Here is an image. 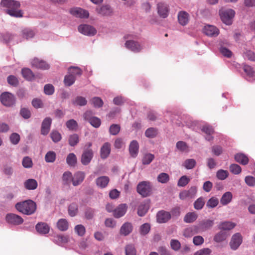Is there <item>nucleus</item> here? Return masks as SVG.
Wrapping results in <instances>:
<instances>
[{
    "mask_svg": "<svg viewBox=\"0 0 255 255\" xmlns=\"http://www.w3.org/2000/svg\"><path fill=\"white\" fill-rule=\"evenodd\" d=\"M0 5L6 8V13L11 16L17 18L23 16V12L19 9V1L14 0H1Z\"/></svg>",
    "mask_w": 255,
    "mask_h": 255,
    "instance_id": "1",
    "label": "nucleus"
},
{
    "mask_svg": "<svg viewBox=\"0 0 255 255\" xmlns=\"http://www.w3.org/2000/svg\"><path fill=\"white\" fill-rule=\"evenodd\" d=\"M15 207L19 212L27 215L33 214L36 209L35 203L31 200L17 203Z\"/></svg>",
    "mask_w": 255,
    "mask_h": 255,
    "instance_id": "2",
    "label": "nucleus"
},
{
    "mask_svg": "<svg viewBox=\"0 0 255 255\" xmlns=\"http://www.w3.org/2000/svg\"><path fill=\"white\" fill-rule=\"evenodd\" d=\"M152 190L151 183L148 181H143L139 182L137 186V192L143 197L149 196Z\"/></svg>",
    "mask_w": 255,
    "mask_h": 255,
    "instance_id": "3",
    "label": "nucleus"
},
{
    "mask_svg": "<svg viewBox=\"0 0 255 255\" xmlns=\"http://www.w3.org/2000/svg\"><path fill=\"white\" fill-rule=\"evenodd\" d=\"M220 15L222 21L227 25L232 23V19L235 16V12L232 9H221L220 10Z\"/></svg>",
    "mask_w": 255,
    "mask_h": 255,
    "instance_id": "4",
    "label": "nucleus"
},
{
    "mask_svg": "<svg viewBox=\"0 0 255 255\" xmlns=\"http://www.w3.org/2000/svg\"><path fill=\"white\" fill-rule=\"evenodd\" d=\"M0 100L2 105L7 107L13 106L15 103L14 95L9 92L2 93L0 95Z\"/></svg>",
    "mask_w": 255,
    "mask_h": 255,
    "instance_id": "5",
    "label": "nucleus"
},
{
    "mask_svg": "<svg viewBox=\"0 0 255 255\" xmlns=\"http://www.w3.org/2000/svg\"><path fill=\"white\" fill-rule=\"evenodd\" d=\"M78 31L84 35L92 36L97 33L96 29L88 24H81L78 26Z\"/></svg>",
    "mask_w": 255,
    "mask_h": 255,
    "instance_id": "6",
    "label": "nucleus"
},
{
    "mask_svg": "<svg viewBox=\"0 0 255 255\" xmlns=\"http://www.w3.org/2000/svg\"><path fill=\"white\" fill-rule=\"evenodd\" d=\"M197 191V187L192 186L188 190H184L181 191L179 195V198L182 200L193 198L195 196Z\"/></svg>",
    "mask_w": 255,
    "mask_h": 255,
    "instance_id": "7",
    "label": "nucleus"
},
{
    "mask_svg": "<svg viewBox=\"0 0 255 255\" xmlns=\"http://www.w3.org/2000/svg\"><path fill=\"white\" fill-rule=\"evenodd\" d=\"M5 220L8 224L13 225H19L23 222V219L20 216L13 213L7 214Z\"/></svg>",
    "mask_w": 255,
    "mask_h": 255,
    "instance_id": "8",
    "label": "nucleus"
},
{
    "mask_svg": "<svg viewBox=\"0 0 255 255\" xmlns=\"http://www.w3.org/2000/svg\"><path fill=\"white\" fill-rule=\"evenodd\" d=\"M94 155L92 149H84L81 155V162L84 165H87L90 163Z\"/></svg>",
    "mask_w": 255,
    "mask_h": 255,
    "instance_id": "9",
    "label": "nucleus"
},
{
    "mask_svg": "<svg viewBox=\"0 0 255 255\" xmlns=\"http://www.w3.org/2000/svg\"><path fill=\"white\" fill-rule=\"evenodd\" d=\"M125 46L134 52H139L142 49V45L138 42L132 40H127L125 43Z\"/></svg>",
    "mask_w": 255,
    "mask_h": 255,
    "instance_id": "10",
    "label": "nucleus"
},
{
    "mask_svg": "<svg viewBox=\"0 0 255 255\" xmlns=\"http://www.w3.org/2000/svg\"><path fill=\"white\" fill-rule=\"evenodd\" d=\"M157 12L159 15L162 18H166L168 16L169 8L168 5L163 2H159L157 5Z\"/></svg>",
    "mask_w": 255,
    "mask_h": 255,
    "instance_id": "11",
    "label": "nucleus"
},
{
    "mask_svg": "<svg viewBox=\"0 0 255 255\" xmlns=\"http://www.w3.org/2000/svg\"><path fill=\"white\" fill-rule=\"evenodd\" d=\"M128 209V206L126 204H121L119 205L113 211V216L116 218H119L125 215Z\"/></svg>",
    "mask_w": 255,
    "mask_h": 255,
    "instance_id": "12",
    "label": "nucleus"
},
{
    "mask_svg": "<svg viewBox=\"0 0 255 255\" xmlns=\"http://www.w3.org/2000/svg\"><path fill=\"white\" fill-rule=\"evenodd\" d=\"M32 67L42 70H46L49 68V65L44 61L37 58H35L31 62Z\"/></svg>",
    "mask_w": 255,
    "mask_h": 255,
    "instance_id": "13",
    "label": "nucleus"
},
{
    "mask_svg": "<svg viewBox=\"0 0 255 255\" xmlns=\"http://www.w3.org/2000/svg\"><path fill=\"white\" fill-rule=\"evenodd\" d=\"M70 13L74 16L79 18H87L89 15L88 11L80 7L71 9Z\"/></svg>",
    "mask_w": 255,
    "mask_h": 255,
    "instance_id": "14",
    "label": "nucleus"
},
{
    "mask_svg": "<svg viewBox=\"0 0 255 255\" xmlns=\"http://www.w3.org/2000/svg\"><path fill=\"white\" fill-rule=\"evenodd\" d=\"M171 218V214L169 212L162 210L158 212L156 215V219L158 223H164L167 222Z\"/></svg>",
    "mask_w": 255,
    "mask_h": 255,
    "instance_id": "15",
    "label": "nucleus"
},
{
    "mask_svg": "<svg viewBox=\"0 0 255 255\" xmlns=\"http://www.w3.org/2000/svg\"><path fill=\"white\" fill-rule=\"evenodd\" d=\"M52 120L50 118L47 117L44 119L42 123L41 133L43 135H47L50 129Z\"/></svg>",
    "mask_w": 255,
    "mask_h": 255,
    "instance_id": "16",
    "label": "nucleus"
},
{
    "mask_svg": "<svg viewBox=\"0 0 255 255\" xmlns=\"http://www.w3.org/2000/svg\"><path fill=\"white\" fill-rule=\"evenodd\" d=\"M85 177L84 172L78 171L74 174L72 179V183L73 186H76L80 184L84 180Z\"/></svg>",
    "mask_w": 255,
    "mask_h": 255,
    "instance_id": "17",
    "label": "nucleus"
},
{
    "mask_svg": "<svg viewBox=\"0 0 255 255\" xmlns=\"http://www.w3.org/2000/svg\"><path fill=\"white\" fill-rule=\"evenodd\" d=\"M178 20L182 26L187 25L189 20V14L185 11H180L178 13Z\"/></svg>",
    "mask_w": 255,
    "mask_h": 255,
    "instance_id": "18",
    "label": "nucleus"
},
{
    "mask_svg": "<svg viewBox=\"0 0 255 255\" xmlns=\"http://www.w3.org/2000/svg\"><path fill=\"white\" fill-rule=\"evenodd\" d=\"M133 230V226L131 223L126 222L121 227L120 234L125 236L128 235L131 233Z\"/></svg>",
    "mask_w": 255,
    "mask_h": 255,
    "instance_id": "19",
    "label": "nucleus"
},
{
    "mask_svg": "<svg viewBox=\"0 0 255 255\" xmlns=\"http://www.w3.org/2000/svg\"><path fill=\"white\" fill-rule=\"evenodd\" d=\"M204 33L208 36H216L219 34V31L218 28L213 25H208L205 26L204 28Z\"/></svg>",
    "mask_w": 255,
    "mask_h": 255,
    "instance_id": "20",
    "label": "nucleus"
},
{
    "mask_svg": "<svg viewBox=\"0 0 255 255\" xmlns=\"http://www.w3.org/2000/svg\"><path fill=\"white\" fill-rule=\"evenodd\" d=\"M35 228L37 232L40 234H46L49 233L50 230L49 225L44 222L37 223L35 226Z\"/></svg>",
    "mask_w": 255,
    "mask_h": 255,
    "instance_id": "21",
    "label": "nucleus"
},
{
    "mask_svg": "<svg viewBox=\"0 0 255 255\" xmlns=\"http://www.w3.org/2000/svg\"><path fill=\"white\" fill-rule=\"evenodd\" d=\"M201 130L207 134L206 136V139L208 141L213 140V137L212 135L213 134L214 131L213 128L208 125H205L202 126L201 128Z\"/></svg>",
    "mask_w": 255,
    "mask_h": 255,
    "instance_id": "22",
    "label": "nucleus"
},
{
    "mask_svg": "<svg viewBox=\"0 0 255 255\" xmlns=\"http://www.w3.org/2000/svg\"><path fill=\"white\" fill-rule=\"evenodd\" d=\"M139 145L136 140H132L129 146V152L132 157H136L138 152Z\"/></svg>",
    "mask_w": 255,
    "mask_h": 255,
    "instance_id": "23",
    "label": "nucleus"
},
{
    "mask_svg": "<svg viewBox=\"0 0 255 255\" xmlns=\"http://www.w3.org/2000/svg\"><path fill=\"white\" fill-rule=\"evenodd\" d=\"M111 152V144L109 142H105L102 146L100 150L101 157L105 159L109 155Z\"/></svg>",
    "mask_w": 255,
    "mask_h": 255,
    "instance_id": "24",
    "label": "nucleus"
},
{
    "mask_svg": "<svg viewBox=\"0 0 255 255\" xmlns=\"http://www.w3.org/2000/svg\"><path fill=\"white\" fill-rule=\"evenodd\" d=\"M109 181L110 179L108 176H102L96 179V183L98 187L104 188L108 185Z\"/></svg>",
    "mask_w": 255,
    "mask_h": 255,
    "instance_id": "25",
    "label": "nucleus"
},
{
    "mask_svg": "<svg viewBox=\"0 0 255 255\" xmlns=\"http://www.w3.org/2000/svg\"><path fill=\"white\" fill-rule=\"evenodd\" d=\"M235 159L237 162L242 165H246L249 162V158L248 156L245 154L242 153H237L235 155Z\"/></svg>",
    "mask_w": 255,
    "mask_h": 255,
    "instance_id": "26",
    "label": "nucleus"
},
{
    "mask_svg": "<svg viewBox=\"0 0 255 255\" xmlns=\"http://www.w3.org/2000/svg\"><path fill=\"white\" fill-rule=\"evenodd\" d=\"M21 74L24 78L28 81H32L34 78V75L29 68H24L21 70Z\"/></svg>",
    "mask_w": 255,
    "mask_h": 255,
    "instance_id": "27",
    "label": "nucleus"
},
{
    "mask_svg": "<svg viewBox=\"0 0 255 255\" xmlns=\"http://www.w3.org/2000/svg\"><path fill=\"white\" fill-rule=\"evenodd\" d=\"M24 187L28 190H34L37 187V182L34 179L26 180L24 183Z\"/></svg>",
    "mask_w": 255,
    "mask_h": 255,
    "instance_id": "28",
    "label": "nucleus"
},
{
    "mask_svg": "<svg viewBox=\"0 0 255 255\" xmlns=\"http://www.w3.org/2000/svg\"><path fill=\"white\" fill-rule=\"evenodd\" d=\"M233 198V195L231 192H227L225 193L222 196L220 203L223 205H227L230 203Z\"/></svg>",
    "mask_w": 255,
    "mask_h": 255,
    "instance_id": "29",
    "label": "nucleus"
},
{
    "mask_svg": "<svg viewBox=\"0 0 255 255\" xmlns=\"http://www.w3.org/2000/svg\"><path fill=\"white\" fill-rule=\"evenodd\" d=\"M22 36L26 39L33 38L35 34V31L30 28H26L23 29L21 31Z\"/></svg>",
    "mask_w": 255,
    "mask_h": 255,
    "instance_id": "30",
    "label": "nucleus"
},
{
    "mask_svg": "<svg viewBox=\"0 0 255 255\" xmlns=\"http://www.w3.org/2000/svg\"><path fill=\"white\" fill-rule=\"evenodd\" d=\"M77 162V158L75 154L73 153H69L66 158L67 164L71 167H74Z\"/></svg>",
    "mask_w": 255,
    "mask_h": 255,
    "instance_id": "31",
    "label": "nucleus"
},
{
    "mask_svg": "<svg viewBox=\"0 0 255 255\" xmlns=\"http://www.w3.org/2000/svg\"><path fill=\"white\" fill-rule=\"evenodd\" d=\"M198 215L195 212H189L185 216L184 221L187 223H191L196 221Z\"/></svg>",
    "mask_w": 255,
    "mask_h": 255,
    "instance_id": "32",
    "label": "nucleus"
},
{
    "mask_svg": "<svg viewBox=\"0 0 255 255\" xmlns=\"http://www.w3.org/2000/svg\"><path fill=\"white\" fill-rule=\"evenodd\" d=\"M213 224L214 222L213 220H203L199 224V227L200 229L202 230H206L212 227Z\"/></svg>",
    "mask_w": 255,
    "mask_h": 255,
    "instance_id": "33",
    "label": "nucleus"
},
{
    "mask_svg": "<svg viewBox=\"0 0 255 255\" xmlns=\"http://www.w3.org/2000/svg\"><path fill=\"white\" fill-rule=\"evenodd\" d=\"M69 224L65 219H59L57 223V228L61 231H65L68 229Z\"/></svg>",
    "mask_w": 255,
    "mask_h": 255,
    "instance_id": "34",
    "label": "nucleus"
},
{
    "mask_svg": "<svg viewBox=\"0 0 255 255\" xmlns=\"http://www.w3.org/2000/svg\"><path fill=\"white\" fill-rule=\"evenodd\" d=\"M235 226L236 224L230 221H225L219 224V228L223 230H230L233 229Z\"/></svg>",
    "mask_w": 255,
    "mask_h": 255,
    "instance_id": "35",
    "label": "nucleus"
},
{
    "mask_svg": "<svg viewBox=\"0 0 255 255\" xmlns=\"http://www.w3.org/2000/svg\"><path fill=\"white\" fill-rule=\"evenodd\" d=\"M97 11L98 13L102 15H109L112 12L110 6L108 5H103L100 8H97Z\"/></svg>",
    "mask_w": 255,
    "mask_h": 255,
    "instance_id": "36",
    "label": "nucleus"
},
{
    "mask_svg": "<svg viewBox=\"0 0 255 255\" xmlns=\"http://www.w3.org/2000/svg\"><path fill=\"white\" fill-rule=\"evenodd\" d=\"M79 142V136L76 133H74L69 136L68 139L69 144L71 146H76Z\"/></svg>",
    "mask_w": 255,
    "mask_h": 255,
    "instance_id": "37",
    "label": "nucleus"
},
{
    "mask_svg": "<svg viewBox=\"0 0 255 255\" xmlns=\"http://www.w3.org/2000/svg\"><path fill=\"white\" fill-rule=\"evenodd\" d=\"M56 153L53 151H48L45 156V160L47 163H53L55 161Z\"/></svg>",
    "mask_w": 255,
    "mask_h": 255,
    "instance_id": "38",
    "label": "nucleus"
},
{
    "mask_svg": "<svg viewBox=\"0 0 255 255\" xmlns=\"http://www.w3.org/2000/svg\"><path fill=\"white\" fill-rule=\"evenodd\" d=\"M62 181L64 185H69L72 181V175L70 171L65 172L62 175Z\"/></svg>",
    "mask_w": 255,
    "mask_h": 255,
    "instance_id": "39",
    "label": "nucleus"
},
{
    "mask_svg": "<svg viewBox=\"0 0 255 255\" xmlns=\"http://www.w3.org/2000/svg\"><path fill=\"white\" fill-rule=\"evenodd\" d=\"M66 127L70 130H76L78 128V124L77 122L71 119L67 121L66 123Z\"/></svg>",
    "mask_w": 255,
    "mask_h": 255,
    "instance_id": "40",
    "label": "nucleus"
},
{
    "mask_svg": "<svg viewBox=\"0 0 255 255\" xmlns=\"http://www.w3.org/2000/svg\"><path fill=\"white\" fill-rule=\"evenodd\" d=\"M157 181L161 183H167L169 180V176L167 173H161L157 176Z\"/></svg>",
    "mask_w": 255,
    "mask_h": 255,
    "instance_id": "41",
    "label": "nucleus"
},
{
    "mask_svg": "<svg viewBox=\"0 0 255 255\" xmlns=\"http://www.w3.org/2000/svg\"><path fill=\"white\" fill-rule=\"evenodd\" d=\"M121 130V127L118 124H112L109 128L110 133L115 135L118 134Z\"/></svg>",
    "mask_w": 255,
    "mask_h": 255,
    "instance_id": "42",
    "label": "nucleus"
},
{
    "mask_svg": "<svg viewBox=\"0 0 255 255\" xmlns=\"http://www.w3.org/2000/svg\"><path fill=\"white\" fill-rule=\"evenodd\" d=\"M50 137L54 142H58L62 138L61 134L57 130H53L50 133Z\"/></svg>",
    "mask_w": 255,
    "mask_h": 255,
    "instance_id": "43",
    "label": "nucleus"
},
{
    "mask_svg": "<svg viewBox=\"0 0 255 255\" xmlns=\"http://www.w3.org/2000/svg\"><path fill=\"white\" fill-rule=\"evenodd\" d=\"M196 164V162L194 159H186L184 163V166L187 169H191L193 168Z\"/></svg>",
    "mask_w": 255,
    "mask_h": 255,
    "instance_id": "44",
    "label": "nucleus"
},
{
    "mask_svg": "<svg viewBox=\"0 0 255 255\" xmlns=\"http://www.w3.org/2000/svg\"><path fill=\"white\" fill-rule=\"evenodd\" d=\"M78 212V205L75 203H72L68 208L69 215L71 217L75 216Z\"/></svg>",
    "mask_w": 255,
    "mask_h": 255,
    "instance_id": "45",
    "label": "nucleus"
},
{
    "mask_svg": "<svg viewBox=\"0 0 255 255\" xmlns=\"http://www.w3.org/2000/svg\"><path fill=\"white\" fill-rule=\"evenodd\" d=\"M75 77L69 74L65 76L64 82L66 86H70L75 82Z\"/></svg>",
    "mask_w": 255,
    "mask_h": 255,
    "instance_id": "46",
    "label": "nucleus"
},
{
    "mask_svg": "<svg viewBox=\"0 0 255 255\" xmlns=\"http://www.w3.org/2000/svg\"><path fill=\"white\" fill-rule=\"evenodd\" d=\"M154 158V156L152 154L147 153L145 154L142 159V164L144 165L149 164L153 160Z\"/></svg>",
    "mask_w": 255,
    "mask_h": 255,
    "instance_id": "47",
    "label": "nucleus"
},
{
    "mask_svg": "<svg viewBox=\"0 0 255 255\" xmlns=\"http://www.w3.org/2000/svg\"><path fill=\"white\" fill-rule=\"evenodd\" d=\"M68 73L75 77L77 75H81L82 72L80 68L77 67H72L69 68Z\"/></svg>",
    "mask_w": 255,
    "mask_h": 255,
    "instance_id": "48",
    "label": "nucleus"
},
{
    "mask_svg": "<svg viewBox=\"0 0 255 255\" xmlns=\"http://www.w3.org/2000/svg\"><path fill=\"white\" fill-rule=\"evenodd\" d=\"M87 101L86 99L83 97L78 96L73 101V104L76 105L83 106L87 104Z\"/></svg>",
    "mask_w": 255,
    "mask_h": 255,
    "instance_id": "49",
    "label": "nucleus"
},
{
    "mask_svg": "<svg viewBox=\"0 0 255 255\" xmlns=\"http://www.w3.org/2000/svg\"><path fill=\"white\" fill-rule=\"evenodd\" d=\"M205 204V201L202 197L199 198L194 204V207L196 210H201L203 208Z\"/></svg>",
    "mask_w": 255,
    "mask_h": 255,
    "instance_id": "50",
    "label": "nucleus"
},
{
    "mask_svg": "<svg viewBox=\"0 0 255 255\" xmlns=\"http://www.w3.org/2000/svg\"><path fill=\"white\" fill-rule=\"evenodd\" d=\"M126 255H136V252L134 246L128 245L125 248Z\"/></svg>",
    "mask_w": 255,
    "mask_h": 255,
    "instance_id": "51",
    "label": "nucleus"
},
{
    "mask_svg": "<svg viewBox=\"0 0 255 255\" xmlns=\"http://www.w3.org/2000/svg\"><path fill=\"white\" fill-rule=\"evenodd\" d=\"M190 181V179L186 175L182 176L178 182V186L179 187H185Z\"/></svg>",
    "mask_w": 255,
    "mask_h": 255,
    "instance_id": "52",
    "label": "nucleus"
},
{
    "mask_svg": "<svg viewBox=\"0 0 255 255\" xmlns=\"http://www.w3.org/2000/svg\"><path fill=\"white\" fill-rule=\"evenodd\" d=\"M219 203L218 199L215 197H212L207 202L206 206L208 208H213L216 207Z\"/></svg>",
    "mask_w": 255,
    "mask_h": 255,
    "instance_id": "53",
    "label": "nucleus"
},
{
    "mask_svg": "<svg viewBox=\"0 0 255 255\" xmlns=\"http://www.w3.org/2000/svg\"><path fill=\"white\" fill-rule=\"evenodd\" d=\"M150 229V225L148 223H144L140 227L139 232L141 235H145L149 232Z\"/></svg>",
    "mask_w": 255,
    "mask_h": 255,
    "instance_id": "54",
    "label": "nucleus"
},
{
    "mask_svg": "<svg viewBox=\"0 0 255 255\" xmlns=\"http://www.w3.org/2000/svg\"><path fill=\"white\" fill-rule=\"evenodd\" d=\"M22 164L23 166L26 168H31L33 165L32 159L28 156L24 157L23 158Z\"/></svg>",
    "mask_w": 255,
    "mask_h": 255,
    "instance_id": "55",
    "label": "nucleus"
},
{
    "mask_svg": "<svg viewBox=\"0 0 255 255\" xmlns=\"http://www.w3.org/2000/svg\"><path fill=\"white\" fill-rule=\"evenodd\" d=\"M20 137V135L15 132L12 133L9 136V139L11 143L14 145H16L19 142Z\"/></svg>",
    "mask_w": 255,
    "mask_h": 255,
    "instance_id": "56",
    "label": "nucleus"
},
{
    "mask_svg": "<svg viewBox=\"0 0 255 255\" xmlns=\"http://www.w3.org/2000/svg\"><path fill=\"white\" fill-rule=\"evenodd\" d=\"M91 101L93 106L97 108L102 107L104 104L102 100L99 97H94Z\"/></svg>",
    "mask_w": 255,
    "mask_h": 255,
    "instance_id": "57",
    "label": "nucleus"
},
{
    "mask_svg": "<svg viewBox=\"0 0 255 255\" xmlns=\"http://www.w3.org/2000/svg\"><path fill=\"white\" fill-rule=\"evenodd\" d=\"M230 170L234 174H238L241 172L242 169L239 165L237 164H232L230 166Z\"/></svg>",
    "mask_w": 255,
    "mask_h": 255,
    "instance_id": "58",
    "label": "nucleus"
},
{
    "mask_svg": "<svg viewBox=\"0 0 255 255\" xmlns=\"http://www.w3.org/2000/svg\"><path fill=\"white\" fill-rule=\"evenodd\" d=\"M148 208L144 204H141L138 208L137 214L140 216H143L147 212Z\"/></svg>",
    "mask_w": 255,
    "mask_h": 255,
    "instance_id": "59",
    "label": "nucleus"
},
{
    "mask_svg": "<svg viewBox=\"0 0 255 255\" xmlns=\"http://www.w3.org/2000/svg\"><path fill=\"white\" fill-rule=\"evenodd\" d=\"M229 173L227 170L220 169L217 172V177L220 180H224L228 176Z\"/></svg>",
    "mask_w": 255,
    "mask_h": 255,
    "instance_id": "60",
    "label": "nucleus"
},
{
    "mask_svg": "<svg viewBox=\"0 0 255 255\" xmlns=\"http://www.w3.org/2000/svg\"><path fill=\"white\" fill-rule=\"evenodd\" d=\"M145 134L148 137L153 138L157 135V130L153 128H148L145 131Z\"/></svg>",
    "mask_w": 255,
    "mask_h": 255,
    "instance_id": "61",
    "label": "nucleus"
},
{
    "mask_svg": "<svg viewBox=\"0 0 255 255\" xmlns=\"http://www.w3.org/2000/svg\"><path fill=\"white\" fill-rule=\"evenodd\" d=\"M89 122L93 127L95 128H99L101 124V120L96 117H94Z\"/></svg>",
    "mask_w": 255,
    "mask_h": 255,
    "instance_id": "62",
    "label": "nucleus"
},
{
    "mask_svg": "<svg viewBox=\"0 0 255 255\" xmlns=\"http://www.w3.org/2000/svg\"><path fill=\"white\" fill-rule=\"evenodd\" d=\"M244 56L250 61H255V53L252 51L247 50L244 52Z\"/></svg>",
    "mask_w": 255,
    "mask_h": 255,
    "instance_id": "63",
    "label": "nucleus"
},
{
    "mask_svg": "<svg viewBox=\"0 0 255 255\" xmlns=\"http://www.w3.org/2000/svg\"><path fill=\"white\" fill-rule=\"evenodd\" d=\"M211 250L208 248H204L195 252L194 255H210Z\"/></svg>",
    "mask_w": 255,
    "mask_h": 255,
    "instance_id": "64",
    "label": "nucleus"
}]
</instances>
